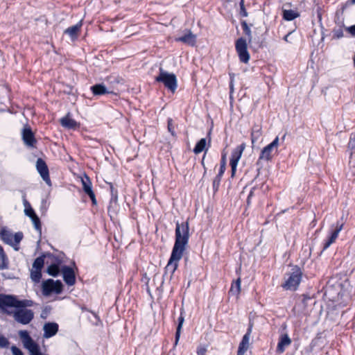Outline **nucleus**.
<instances>
[{
	"mask_svg": "<svg viewBox=\"0 0 355 355\" xmlns=\"http://www.w3.org/2000/svg\"><path fill=\"white\" fill-rule=\"evenodd\" d=\"M9 345L8 340L2 335H0V347L3 348L8 347Z\"/></svg>",
	"mask_w": 355,
	"mask_h": 355,
	"instance_id": "obj_37",
	"label": "nucleus"
},
{
	"mask_svg": "<svg viewBox=\"0 0 355 355\" xmlns=\"http://www.w3.org/2000/svg\"><path fill=\"white\" fill-rule=\"evenodd\" d=\"M22 139L27 146L33 147L36 143V139L34 137L31 128L29 126H25L21 131Z\"/></svg>",
	"mask_w": 355,
	"mask_h": 355,
	"instance_id": "obj_16",
	"label": "nucleus"
},
{
	"mask_svg": "<svg viewBox=\"0 0 355 355\" xmlns=\"http://www.w3.org/2000/svg\"><path fill=\"white\" fill-rule=\"evenodd\" d=\"M60 123L63 127L69 129H76L78 127V123L73 119L70 118L69 115L62 118L60 119Z\"/></svg>",
	"mask_w": 355,
	"mask_h": 355,
	"instance_id": "obj_25",
	"label": "nucleus"
},
{
	"mask_svg": "<svg viewBox=\"0 0 355 355\" xmlns=\"http://www.w3.org/2000/svg\"><path fill=\"white\" fill-rule=\"evenodd\" d=\"M291 343V339L288 334H282L279 337V343L277 347L278 353L282 354L285 351L286 347L289 346Z\"/></svg>",
	"mask_w": 355,
	"mask_h": 355,
	"instance_id": "obj_21",
	"label": "nucleus"
},
{
	"mask_svg": "<svg viewBox=\"0 0 355 355\" xmlns=\"http://www.w3.org/2000/svg\"><path fill=\"white\" fill-rule=\"evenodd\" d=\"M352 3H355V0H352Z\"/></svg>",
	"mask_w": 355,
	"mask_h": 355,
	"instance_id": "obj_54",
	"label": "nucleus"
},
{
	"mask_svg": "<svg viewBox=\"0 0 355 355\" xmlns=\"http://www.w3.org/2000/svg\"><path fill=\"white\" fill-rule=\"evenodd\" d=\"M242 27L243 29L244 33L249 37H251V31L250 28L248 27L247 23L245 21H243L242 23Z\"/></svg>",
	"mask_w": 355,
	"mask_h": 355,
	"instance_id": "obj_38",
	"label": "nucleus"
},
{
	"mask_svg": "<svg viewBox=\"0 0 355 355\" xmlns=\"http://www.w3.org/2000/svg\"><path fill=\"white\" fill-rule=\"evenodd\" d=\"M302 277V272L300 267L294 266L290 272L284 277V283L282 286L285 290L295 291L297 289Z\"/></svg>",
	"mask_w": 355,
	"mask_h": 355,
	"instance_id": "obj_1",
	"label": "nucleus"
},
{
	"mask_svg": "<svg viewBox=\"0 0 355 355\" xmlns=\"http://www.w3.org/2000/svg\"><path fill=\"white\" fill-rule=\"evenodd\" d=\"M184 322V318L182 317L179 318V335L180 334V330L181 327L182 326V324Z\"/></svg>",
	"mask_w": 355,
	"mask_h": 355,
	"instance_id": "obj_46",
	"label": "nucleus"
},
{
	"mask_svg": "<svg viewBox=\"0 0 355 355\" xmlns=\"http://www.w3.org/2000/svg\"><path fill=\"white\" fill-rule=\"evenodd\" d=\"M341 36L340 33H338V37H340Z\"/></svg>",
	"mask_w": 355,
	"mask_h": 355,
	"instance_id": "obj_52",
	"label": "nucleus"
},
{
	"mask_svg": "<svg viewBox=\"0 0 355 355\" xmlns=\"http://www.w3.org/2000/svg\"><path fill=\"white\" fill-rule=\"evenodd\" d=\"M11 352L12 355H24L23 352L18 347L12 346L11 347Z\"/></svg>",
	"mask_w": 355,
	"mask_h": 355,
	"instance_id": "obj_40",
	"label": "nucleus"
},
{
	"mask_svg": "<svg viewBox=\"0 0 355 355\" xmlns=\"http://www.w3.org/2000/svg\"><path fill=\"white\" fill-rule=\"evenodd\" d=\"M189 237V224L187 221L179 225V260L181 259L184 250L187 249Z\"/></svg>",
	"mask_w": 355,
	"mask_h": 355,
	"instance_id": "obj_9",
	"label": "nucleus"
},
{
	"mask_svg": "<svg viewBox=\"0 0 355 355\" xmlns=\"http://www.w3.org/2000/svg\"><path fill=\"white\" fill-rule=\"evenodd\" d=\"M44 331V336L46 338L56 334L58 330V325L54 322L46 323L43 327Z\"/></svg>",
	"mask_w": 355,
	"mask_h": 355,
	"instance_id": "obj_22",
	"label": "nucleus"
},
{
	"mask_svg": "<svg viewBox=\"0 0 355 355\" xmlns=\"http://www.w3.org/2000/svg\"><path fill=\"white\" fill-rule=\"evenodd\" d=\"M31 277L33 282H39L42 277L41 271L39 270H32Z\"/></svg>",
	"mask_w": 355,
	"mask_h": 355,
	"instance_id": "obj_35",
	"label": "nucleus"
},
{
	"mask_svg": "<svg viewBox=\"0 0 355 355\" xmlns=\"http://www.w3.org/2000/svg\"><path fill=\"white\" fill-rule=\"evenodd\" d=\"M36 168L42 180L48 184L51 185V180L49 178V169L45 162L39 158L36 162Z\"/></svg>",
	"mask_w": 355,
	"mask_h": 355,
	"instance_id": "obj_13",
	"label": "nucleus"
},
{
	"mask_svg": "<svg viewBox=\"0 0 355 355\" xmlns=\"http://www.w3.org/2000/svg\"><path fill=\"white\" fill-rule=\"evenodd\" d=\"M81 182L83 184V191L89 196L92 201V203L94 205H96V200L95 198L94 193L93 192L92 189V182L90 179L89 178L88 176L85 175L83 178H82Z\"/></svg>",
	"mask_w": 355,
	"mask_h": 355,
	"instance_id": "obj_18",
	"label": "nucleus"
},
{
	"mask_svg": "<svg viewBox=\"0 0 355 355\" xmlns=\"http://www.w3.org/2000/svg\"><path fill=\"white\" fill-rule=\"evenodd\" d=\"M348 31L352 35H355V25L351 26L348 28Z\"/></svg>",
	"mask_w": 355,
	"mask_h": 355,
	"instance_id": "obj_45",
	"label": "nucleus"
},
{
	"mask_svg": "<svg viewBox=\"0 0 355 355\" xmlns=\"http://www.w3.org/2000/svg\"><path fill=\"white\" fill-rule=\"evenodd\" d=\"M225 166H226L225 157V156H223V157L221 159V162H220V166L218 174L216 176V178H214V180L213 181V188L215 191H217L219 187L220 182L221 180V177L223 176V175L224 174L225 171Z\"/></svg>",
	"mask_w": 355,
	"mask_h": 355,
	"instance_id": "obj_20",
	"label": "nucleus"
},
{
	"mask_svg": "<svg viewBox=\"0 0 355 355\" xmlns=\"http://www.w3.org/2000/svg\"><path fill=\"white\" fill-rule=\"evenodd\" d=\"M291 33H288L287 35H286L284 36V40L286 42H289V41H288V37H289V36H290V35H291Z\"/></svg>",
	"mask_w": 355,
	"mask_h": 355,
	"instance_id": "obj_47",
	"label": "nucleus"
},
{
	"mask_svg": "<svg viewBox=\"0 0 355 355\" xmlns=\"http://www.w3.org/2000/svg\"><path fill=\"white\" fill-rule=\"evenodd\" d=\"M142 281L146 283L147 286V291L150 295H152V292L158 291L162 285V283L156 276H154L153 279L150 280L146 275H145L143 277Z\"/></svg>",
	"mask_w": 355,
	"mask_h": 355,
	"instance_id": "obj_15",
	"label": "nucleus"
},
{
	"mask_svg": "<svg viewBox=\"0 0 355 355\" xmlns=\"http://www.w3.org/2000/svg\"><path fill=\"white\" fill-rule=\"evenodd\" d=\"M19 336L24 347L28 350L30 355H44L42 353L40 346L31 338L28 331H19Z\"/></svg>",
	"mask_w": 355,
	"mask_h": 355,
	"instance_id": "obj_5",
	"label": "nucleus"
},
{
	"mask_svg": "<svg viewBox=\"0 0 355 355\" xmlns=\"http://www.w3.org/2000/svg\"><path fill=\"white\" fill-rule=\"evenodd\" d=\"M286 135H284L282 137V139L284 140Z\"/></svg>",
	"mask_w": 355,
	"mask_h": 355,
	"instance_id": "obj_50",
	"label": "nucleus"
},
{
	"mask_svg": "<svg viewBox=\"0 0 355 355\" xmlns=\"http://www.w3.org/2000/svg\"><path fill=\"white\" fill-rule=\"evenodd\" d=\"M348 148L352 150L355 149V134L354 135H351L348 143Z\"/></svg>",
	"mask_w": 355,
	"mask_h": 355,
	"instance_id": "obj_39",
	"label": "nucleus"
},
{
	"mask_svg": "<svg viewBox=\"0 0 355 355\" xmlns=\"http://www.w3.org/2000/svg\"><path fill=\"white\" fill-rule=\"evenodd\" d=\"M341 36L340 33H338V37H340Z\"/></svg>",
	"mask_w": 355,
	"mask_h": 355,
	"instance_id": "obj_51",
	"label": "nucleus"
},
{
	"mask_svg": "<svg viewBox=\"0 0 355 355\" xmlns=\"http://www.w3.org/2000/svg\"><path fill=\"white\" fill-rule=\"evenodd\" d=\"M179 41L191 46H193L196 43V35L193 34L191 30L186 29L182 33V35L179 36Z\"/></svg>",
	"mask_w": 355,
	"mask_h": 355,
	"instance_id": "obj_17",
	"label": "nucleus"
},
{
	"mask_svg": "<svg viewBox=\"0 0 355 355\" xmlns=\"http://www.w3.org/2000/svg\"><path fill=\"white\" fill-rule=\"evenodd\" d=\"M252 192L251 191V192H250V194H249V196H248V201H249V199H250V198L252 196Z\"/></svg>",
	"mask_w": 355,
	"mask_h": 355,
	"instance_id": "obj_49",
	"label": "nucleus"
},
{
	"mask_svg": "<svg viewBox=\"0 0 355 355\" xmlns=\"http://www.w3.org/2000/svg\"><path fill=\"white\" fill-rule=\"evenodd\" d=\"M279 146V137H277L270 144L263 148L259 160L270 161L272 157L274 151H277Z\"/></svg>",
	"mask_w": 355,
	"mask_h": 355,
	"instance_id": "obj_11",
	"label": "nucleus"
},
{
	"mask_svg": "<svg viewBox=\"0 0 355 355\" xmlns=\"http://www.w3.org/2000/svg\"><path fill=\"white\" fill-rule=\"evenodd\" d=\"M82 26V21H79L77 24L70 26L64 31V33L68 35L72 40L77 38L78 33Z\"/></svg>",
	"mask_w": 355,
	"mask_h": 355,
	"instance_id": "obj_23",
	"label": "nucleus"
},
{
	"mask_svg": "<svg viewBox=\"0 0 355 355\" xmlns=\"http://www.w3.org/2000/svg\"><path fill=\"white\" fill-rule=\"evenodd\" d=\"M241 291V278H238L232 284L230 294L236 296L237 298Z\"/></svg>",
	"mask_w": 355,
	"mask_h": 355,
	"instance_id": "obj_27",
	"label": "nucleus"
},
{
	"mask_svg": "<svg viewBox=\"0 0 355 355\" xmlns=\"http://www.w3.org/2000/svg\"><path fill=\"white\" fill-rule=\"evenodd\" d=\"M31 219L36 230L40 232V234H41V232H42L41 224H40V219L37 217V216H34Z\"/></svg>",
	"mask_w": 355,
	"mask_h": 355,
	"instance_id": "obj_36",
	"label": "nucleus"
},
{
	"mask_svg": "<svg viewBox=\"0 0 355 355\" xmlns=\"http://www.w3.org/2000/svg\"><path fill=\"white\" fill-rule=\"evenodd\" d=\"M178 344V329H176L175 334V345Z\"/></svg>",
	"mask_w": 355,
	"mask_h": 355,
	"instance_id": "obj_48",
	"label": "nucleus"
},
{
	"mask_svg": "<svg viewBox=\"0 0 355 355\" xmlns=\"http://www.w3.org/2000/svg\"><path fill=\"white\" fill-rule=\"evenodd\" d=\"M175 241L172 252L171 257L165 268V275L166 278L171 279L174 273L178 268V223L176 224L175 230Z\"/></svg>",
	"mask_w": 355,
	"mask_h": 355,
	"instance_id": "obj_4",
	"label": "nucleus"
},
{
	"mask_svg": "<svg viewBox=\"0 0 355 355\" xmlns=\"http://www.w3.org/2000/svg\"><path fill=\"white\" fill-rule=\"evenodd\" d=\"M207 141L205 138L201 139L196 145L193 149V152L196 154H199L200 153L202 152L206 147Z\"/></svg>",
	"mask_w": 355,
	"mask_h": 355,
	"instance_id": "obj_29",
	"label": "nucleus"
},
{
	"mask_svg": "<svg viewBox=\"0 0 355 355\" xmlns=\"http://www.w3.org/2000/svg\"><path fill=\"white\" fill-rule=\"evenodd\" d=\"M245 144L242 143L241 145L238 146L232 153L230 161L238 163L239 159L241 157L243 150L245 148Z\"/></svg>",
	"mask_w": 355,
	"mask_h": 355,
	"instance_id": "obj_24",
	"label": "nucleus"
},
{
	"mask_svg": "<svg viewBox=\"0 0 355 355\" xmlns=\"http://www.w3.org/2000/svg\"><path fill=\"white\" fill-rule=\"evenodd\" d=\"M230 88H231V89H233V86H232V85H231Z\"/></svg>",
	"mask_w": 355,
	"mask_h": 355,
	"instance_id": "obj_53",
	"label": "nucleus"
},
{
	"mask_svg": "<svg viewBox=\"0 0 355 355\" xmlns=\"http://www.w3.org/2000/svg\"><path fill=\"white\" fill-rule=\"evenodd\" d=\"M33 302L31 300H19L16 297L10 295H0V308L4 311L5 307H24L31 306Z\"/></svg>",
	"mask_w": 355,
	"mask_h": 355,
	"instance_id": "obj_3",
	"label": "nucleus"
},
{
	"mask_svg": "<svg viewBox=\"0 0 355 355\" xmlns=\"http://www.w3.org/2000/svg\"><path fill=\"white\" fill-rule=\"evenodd\" d=\"M44 260L43 257H37L33 264V268L34 270H39L41 271V269L44 266Z\"/></svg>",
	"mask_w": 355,
	"mask_h": 355,
	"instance_id": "obj_34",
	"label": "nucleus"
},
{
	"mask_svg": "<svg viewBox=\"0 0 355 355\" xmlns=\"http://www.w3.org/2000/svg\"><path fill=\"white\" fill-rule=\"evenodd\" d=\"M253 324V322L251 320H250L247 332L243 336L242 340L239 344L238 355H243L248 349L250 345V338L252 331Z\"/></svg>",
	"mask_w": 355,
	"mask_h": 355,
	"instance_id": "obj_12",
	"label": "nucleus"
},
{
	"mask_svg": "<svg viewBox=\"0 0 355 355\" xmlns=\"http://www.w3.org/2000/svg\"><path fill=\"white\" fill-rule=\"evenodd\" d=\"M206 352L207 348L205 346L199 347L197 351L198 355H205Z\"/></svg>",
	"mask_w": 355,
	"mask_h": 355,
	"instance_id": "obj_42",
	"label": "nucleus"
},
{
	"mask_svg": "<svg viewBox=\"0 0 355 355\" xmlns=\"http://www.w3.org/2000/svg\"><path fill=\"white\" fill-rule=\"evenodd\" d=\"M24 203L25 206L24 212L26 216H28L31 218H33L34 216H37L34 210L31 207L30 204L26 200H24Z\"/></svg>",
	"mask_w": 355,
	"mask_h": 355,
	"instance_id": "obj_32",
	"label": "nucleus"
},
{
	"mask_svg": "<svg viewBox=\"0 0 355 355\" xmlns=\"http://www.w3.org/2000/svg\"><path fill=\"white\" fill-rule=\"evenodd\" d=\"M62 284L60 281H54L52 279L45 280L42 284V294L49 296L52 293L60 294L62 291Z\"/></svg>",
	"mask_w": 355,
	"mask_h": 355,
	"instance_id": "obj_8",
	"label": "nucleus"
},
{
	"mask_svg": "<svg viewBox=\"0 0 355 355\" xmlns=\"http://www.w3.org/2000/svg\"><path fill=\"white\" fill-rule=\"evenodd\" d=\"M343 225L344 223L337 222L335 226H331V227L334 229L331 232V235L329 236V238L324 244V250L327 249L332 243H334L336 241L340 232L343 230Z\"/></svg>",
	"mask_w": 355,
	"mask_h": 355,
	"instance_id": "obj_14",
	"label": "nucleus"
},
{
	"mask_svg": "<svg viewBox=\"0 0 355 355\" xmlns=\"http://www.w3.org/2000/svg\"><path fill=\"white\" fill-rule=\"evenodd\" d=\"M0 236L6 243L12 246L15 250H18L17 245L23 238V234L17 232L13 234L6 228H2L0 232Z\"/></svg>",
	"mask_w": 355,
	"mask_h": 355,
	"instance_id": "obj_7",
	"label": "nucleus"
},
{
	"mask_svg": "<svg viewBox=\"0 0 355 355\" xmlns=\"http://www.w3.org/2000/svg\"><path fill=\"white\" fill-rule=\"evenodd\" d=\"M168 130L171 132V134L173 135H175V130L172 128V120L169 119L168 121Z\"/></svg>",
	"mask_w": 355,
	"mask_h": 355,
	"instance_id": "obj_44",
	"label": "nucleus"
},
{
	"mask_svg": "<svg viewBox=\"0 0 355 355\" xmlns=\"http://www.w3.org/2000/svg\"><path fill=\"white\" fill-rule=\"evenodd\" d=\"M240 6H241V15L243 16V17H247L248 16V13L245 10V8L244 7V4H243V1H241V3H240Z\"/></svg>",
	"mask_w": 355,
	"mask_h": 355,
	"instance_id": "obj_43",
	"label": "nucleus"
},
{
	"mask_svg": "<svg viewBox=\"0 0 355 355\" xmlns=\"http://www.w3.org/2000/svg\"><path fill=\"white\" fill-rule=\"evenodd\" d=\"M91 89L94 95H103L112 93V92L109 91L106 87L102 84L95 85L92 87Z\"/></svg>",
	"mask_w": 355,
	"mask_h": 355,
	"instance_id": "obj_26",
	"label": "nucleus"
},
{
	"mask_svg": "<svg viewBox=\"0 0 355 355\" xmlns=\"http://www.w3.org/2000/svg\"><path fill=\"white\" fill-rule=\"evenodd\" d=\"M261 128L259 126L254 127L251 133L252 143L256 142L261 136Z\"/></svg>",
	"mask_w": 355,
	"mask_h": 355,
	"instance_id": "obj_31",
	"label": "nucleus"
},
{
	"mask_svg": "<svg viewBox=\"0 0 355 355\" xmlns=\"http://www.w3.org/2000/svg\"><path fill=\"white\" fill-rule=\"evenodd\" d=\"M64 281L69 286H72L76 282V277L72 268L69 266H64L61 269Z\"/></svg>",
	"mask_w": 355,
	"mask_h": 355,
	"instance_id": "obj_19",
	"label": "nucleus"
},
{
	"mask_svg": "<svg viewBox=\"0 0 355 355\" xmlns=\"http://www.w3.org/2000/svg\"><path fill=\"white\" fill-rule=\"evenodd\" d=\"M60 272L59 267L56 264H51L47 268V272L49 275L56 277Z\"/></svg>",
	"mask_w": 355,
	"mask_h": 355,
	"instance_id": "obj_33",
	"label": "nucleus"
},
{
	"mask_svg": "<svg viewBox=\"0 0 355 355\" xmlns=\"http://www.w3.org/2000/svg\"><path fill=\"white\" fill-rule=\"evenodd\" d=\"M8 266V261L6 255L3 250V248L0 245V269L6 268Z\"/></svg>",
	"mask_w": 355,
	"mask_h": 355,
	"instance_id": "obj_30",
	"label": "nucleus"
},
{
	"mask_svg": "<svg viewBox=\"0 0 355 355\" xmlns=\"http://www.w3.org/2000/svg\"><path fill=\"white\" fill-rule=\"evenodd\" d=\"M299 16V13L293 10H283V18L286 21L293 20Z\"/></svg>",
	"mask_w": 355,
	"mask_h": 355,
	"instance_id": "obj_28",
	"label": "nucleus"
},
{
	"mask_svg": "<svg viewBox=\"0 0 355 355\" xmlns=\"http://www.w3.org/2000/svg\"><path fill=\"white\" fill-rule=\"evenodd\" d=\"M26 306L24 307H15V311H8L4 308V312L8 315H12L15 321L22 324H28L33 318L34 313L30 310L26 309Z\"/></svg>",
	"mask_w": 355,
	"mask_h": 355,
	"instance_id": "obj_2",
	"label": "nucleus"
},
{
	"mask_svg": "<svg viewBox=\"0 0 355 355\" xmlns=\"http://www.w3.org/2000/svg\"><path fill=\"white\" fill-rule=\"evenodd\" d=\"M236 51L239 55V60L243 63H248L250 60V54L248 51L247 42L245 39L241 37L236 41Z\"/></svg>",
	"mask_w": 355,
	"mask_h": 355,
	"instance_id": "obj_10",
	"label": "nucleus"
},
{
	"mask_svg": "<svg viewBox=\"0 0 355 355\" xmlns=\"http://www.w3.org/2000/svg\"><path fill=\"white\" fill-rule=\"evenodd\" d=\"M155 80L157 82L162 83L164 86L173 93L175 92L177 80L175 73H169L160 69L159 74L156 77Z\"/></svg>",
	"mask_w": 355,
	"mask_h": 355,
	"instance_id": "obj_6",
	"label": "nucleus"
},
{
	"mask_svg": "<svg viewBox=\"0 0 355 355\" xmlns=\"http://www.w3.org/2000/svg\"><path fill=\"white\" fill-rule=\"evenodd\" d=\"M230 164L231 166L232 177H234L235 175L236 171V167H237L238 163L230 161Z\"/></svg>",
	"mask_w": 355,
	"mask_h": 355,
	"instance_id": "obj_41",
	"label": "nucleus"
}]
</instances>
